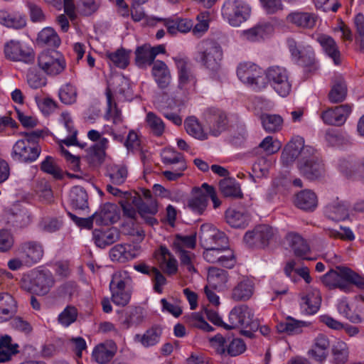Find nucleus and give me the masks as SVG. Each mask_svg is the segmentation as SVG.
Segmentation results:
<instances>
[{
    "mask_svg": "<svg viewBox=\"0 0 364 364\" xmlns=\"http://www.w3.org/2000/svg\"><path fill=\"white\" fill-rule=\"evenodd\" d=\"M286 240L296 257L306 260L311 259L307 256L311 251L309 245L300 235L289 232L286 236Z\"/></svg>",
    "mask_w": 364,
    "mask_h": 364,
    "instance_id": "obj_23",
    "label": "nucleus"
},
{
    "mask_svg": "<svg viewBox=\"0 0 364 364\" xmlns=\"http://www.w3.org/2000/svg\"><path fill=\"white\" fill-rule=\"evenodd\" d=\"M127 169L124 166L109 164L107 166L106 176L115 185L124 183L127 177Z\"/></svg>",
    "mask_w": 364,
    "mask_h": 364,
    "instance_id": "obj_53",
    "label": "nucleus"
},
{
    "mask_svg": "<svg viewBox=\"0 0 364 364\" xmlns=\"http://www.w3.org/2000/svg\"><path fill=\"white\" fill-rule=\"evenodd\" d=\"M332 353L335 364H346L349 355L348 345L343 341H337L333 346Z\"/></svg>",
    "mask_w": 364,
    "mask_h": 364,
    "instance_id": "obj_61",
    "label": "nucleus"
},
{
    "mask_svg": "<svg viewBox=\"0 0 364 364\" xmlns=\"http://www.w3.org/2000/svg\"><path fill=\"white\" fill-rule=\"evenodd\" d=\"M158 20L163 21L168 33L171 36H176L178 33H188L192 29L193 25L191 19L179 17L159 18Z\"/></svg>",
    "mask_w": 364,
    "mask_h": 364,
    "instance_id": "obj_27",
    "label": "nucleus"
},
{
    "mask_svg": "<svg viewBox=\"0 0 364 364\" xmlns=\"http://www.w3.org/2000/svg\"><path fill=\"white\" fill-rule=\"evenodd\" d=\"M151 74L161 90L166 89L171 82V72L167 65L162 60H156L151 69Z\"/></svg>",
    "mask_w": 364,
    "mask_h": 364,
    "instance_id": "obj_26",
    "label": "nucleus"
},
{
    "mask_svg": "<svg viewBox=\"0 0 364 364\" xmlns=\"http://www.w3.org/2000/svg\"><path fill=\"white\" fill-rule=\"evenodd\" d=\"M54 284V279L49 272L37 271L21 279L22 289L40 296L47 294Z\"/></svg>",
    "mask_w": 364,
    "mask_h": 364,
    "instance_id": "obj_5",
    "label": "nucleus"
},
{
    "mask_svg": "<svg viewBox=\"0 0 364 364\" xmlns=\"http://www.w3.org/2000/svg\"><path fill=\"white\" fill-rule=\"evenodd\" d=\"M17 311L16 302L8 293L0 294V323L11 318Z\"/></svg>",
    "mask_w": 364,
    "mask_h": 364,
    "instance_id": "obj_37",
    "label": "nucleus"
},
{
    "mask_svg": "<svg viewBox=\"0 0 364 364\" xmlns=\"http://www.w3.org/2000/svg\"><path fill=\"white\" fill-rule=\"evenodd\" d=\"M322 282L330 289H339L349 293L352 286L364 289V276L359 274L349 267L337 266L336 269H331L322 277Z\"/></svg>",
    "mask_w": 364,
    "mask_h": 364,
    "instance_id": "obj_1",
    "label": "nucleus"
},
{
    "mask_svg": "<svg viewBox=\"0 0 364 364\" xmlns=\"http://www.w3.org/2000/svg\"><path fill=\"white\" fill-rule=\"evenodd\" d=\"M41 169L43 172L52 175L55 179L63 178V171L56 164L55 159L50 156H47L41 162Z\"/></svg>",
    "mask_w": 364,
    "mask_h": 364,
    "instance_id": "obj_62",
    "label": "nucleus"
},
{
    "mask_svg": "<svg viewBox=\"0 0 364 364\" xmlns=\"http://www.w3.org/2000/svg\"><path fill=\"white\" fill-rule=\"evenodd\" d=\"M254 316L253 310L247 305H237L230 311L225 329H243V335L252 338L259 327V323L254 319Z\"/></svg>",
    "mask_w": 364,
    "mask_h": 364,
    "instance_id": "obj_3",
    "label": "nucleus"
},
{
    "mask_svg": "<svg viewBox=\"0 0 364 364\" xmlns=\"http://www.w3.org/2000/svg\"><path fill=\"white\" fill-rule=\"evenodd\" d=\"M160 255L158 258L161 269L168 274H173L177 272V261L173 257L169 250L164 246L160 247Z\"/></svg>",
    "mask_w": 364,
    "mask_h": 364,
    "instance_id": "obj_43",
    "label": "nucleus"
},
{
    "mask_svg": "<svg viewBox=\"0 0 364 364\" xmlns=\"http://www.w3.org/2000/svg\"><path fill=\"white\" fill-rule=\"evenodd\" d=\"M92 235L95 245L100 248H105L114 243L119 239L120 236L119 231L114 228L105 230H95Z\"/></svg>",
    "mask_w": 364,
    "mask_h": 364,
    "instance_id": "obj_32",
    "label": "nucleus"
},
{
    "mask_svg": "<svg viewBox=\"0 0 364 364\" xmlns=\"http://www.w3.org/2000/svg\"><path fill=\"white\" fill-rule=\"evenodd\" d=\"M294 204L305 211H313L318 205V198L314 192L305 189L295 196Z\"/></svg>",
    "mask_w": 364,
    "mask_h": 364,
    "instance_id": "obj_30",
    "label": "nucleus"
},
{
    "mask_svg": "<svg viewBox=\"0 0 364 364\" xmlns=\"http://www.w3.org/2000/svg\"><path fill=\"white\" fill-rule=\"evenodd\" d=\"M329 348L330 341L328 336L319 333L314 339L313 345L309 350L308 355L314 360L321 363L327 358Z\"/></svg>",
    "mask_w": 364,
    "mask_h": 364,
    "instance_id": "obj_21",
    "label": "nucleus"
},
{
    "mask_svg": "<svg viewBox=\"0 0 364 364\" xmlns=\"http://www.w3.org/2000/svg\"><path fill=\"white\" fill-rule=\"evenodd\" d=\"M273 28L269 23L258 24L250 29L244 30L241 33V37L250 42L259 41L269 34Z\"/></svg>",
    "mask_w": 364,
    "mask_h": 364,
    "instance_id": "obj_38",
    "label": "nucleus"
},
{
    "mask_svg": "<svg viewBox=\"0 0 364 364\" xmlns=\"http://www.w3.org/2000/svg\"><path fill=\"white\" fill-rule=\"evenodd\" d=\"M70 203L75 209L83 210L87 207V194L80 186L73 187L70 192Z\"/></svg>",
    "mask_w": 364,
    "mask_h": 364,
    "instance_id": "obj_51",
    "label": "nucleus"
},
{
    "mask_svg": "<svg viewBox=\"0 0 364 364\" xmlns=\"http://www.w3.org/2000/svg\"><path fill=\"white\" fill-rule=\"evenodd\" d=\"M352 112V105L345 104L325 110L321 114V118L326 124L343 125Z\"/></svg>",
    "mask_w": 364,
    "mask_h": 364,
    "instance_id": "obj_19",
    "label": "nucleus"
},
{
    "mask_svg": "<svg viewBox=\"0 0 364 364\" xmlns=\"http://www.w3.org/2000/svg\"><path fill=\"white\" fill-rule=\"evenodd\" d=\"M4 55L6 59L14 62L32 63L35 54L32 49L23 45L21 41L11 40L4 44Z\"/></svg>",
    "mask_w": 364,
    "mask_h": 364,
    "instance_id": "obj_11",
    "label": "nucleus"
},
{
    "mask_svg": "<svg viewBox=\"0 0 364 364\" xmlns=\"http://www.w3.org/2000/svg\"><path fill=\"white\" fill-rule=\"evenodd\" d=\"M287 20L296 26L312 28L316 25L317 16L313 13L295 12L287 16Z\"/></svg>",
    "mask_w": 364,
    "mask_h": 364,
    "instance_id": "obj_40",
    "label": "nucleus"
},
{
    "mask_svg": "<svg viewBox=\"0 0 364 364\" xmlns=\"http://www.w3.org/2000/svg\"><path fill=\"white\" fill-rule=\"evenodd\" d=\"M226 222L234 228H245L251 220L250 215L245 210L228 209L225 211Z\"/></svg>",
    "mask_w": 364,
    "mask_h": 364,
    "instance_id": "obj_35",
    "label": "nucleus"
},
{
    "mask_svg": "<svg viewBox=\"0 0 364 364\" xmlns=\"http://www.w3.org/2000/svg\"><path fill=\"white\" fill-rule=\"evenodd\" d=\"M115 206L111 203L105 204L98 212L94 213L95 223L98 225H107L115 221Z\"/></svg>",
    "mask_w": 364,
    "mask_h": 364,
    "instance_id": "obj_46",
    "label": "nucleus"
},
{
    "mask_svg": "<svg viewBox=\"0 0 364 364\" xmlns=\"http://www.w3.org/2000/svg\"><path fill=\"white\" fill-rule=\"evenodd\" d=\"M185 129L186 132L191 136L199 139L205 140L208 139V133L205 132L201 124L194 117H190L185 120Z\"/></svg>",
    "mask_w": 364,
    "mask_h": 364,
    "instance_id": "obj_56",
    "label": "nucleus"
},
{
    "mask_svg": "<svg viewBox=\"0 0 364 364\" xmlns=\"http://www.w3.org/2000/svg\"><path fill=\"white\" fill-rule=\"evenodd\" d=\"M321 296L320 291L314 289L307 292V294L301 297V309L307 314H316L321 306Z\"/></svg>",
    "mask_w": 364,
    "mask_h": 364,
    "instance_id": "obj_34",
    "label": "nucleus"
},
{
    "mask_svg": "<svg viewBox=\"0 0 364 364\" xmlns=\"http://www.w3.org/2000/svg\"><path fill=\"white\" fill-rule=\"evenodd\" d=\"M139 247L130 244H117L109 250V257L113 262H126L138 256Z\"/></svg>",
    "mask_w": 364,
    "mask_h": 364,
    "instance_id": "obj_20",
    "label": "nucleus"
},
{
    "mask_svg": "<svg viewBox=\"0 0 364 364\" xmlns=\"http://www.w3.org/2000/svg\"><path fill=\"white\" fill-rule=\"evenodd\" d=\"M17 254L23 257L26 267H30L41 260L44 251L40 242L28 241L20 245L17 250Z\"/></svg>",
    "mask_w": 364,
    "mask_h": 364,
    "instance_id": "obj_17",
    "label": "nucleus"
},
{
    "mask_svg": "<svg viewBox=\"0 0 364 364\" xmlns=\"http://www.w3.org/2000/svg\"><path fill=\"white\" fill-rule=\"evenodd\" d=\"M215 352L223 360L228 355L235 357L243 353L246 350V345L240 338H225L218 334L211 340Z\"/></svg>",
    "mask_w": 364,
    "mask_h": 364,
    "instance_id": "obj_9",
    "label": "nucleus"
},
{
    "mask_svg": "<svg viewBox=\"0 0 364 364\" xmlns=\"http://www.w3.org/2000/svg\"><path fill=\"white\" fill-rule=\"evenodd\" d=\"M204 117L205 126L212 136H218L226 130L228 119L224 111L214 107L209 108L205 111Z\"/></svg>",
    "mask_w": 364,
    "mask_h": 364,
    "instance_id": "obj_14",
    "label": "nucleus"
},
{
    "mask_svg": "<svg viewBox=\"0 0 364 364\" xmlns=\"http://www.w3.org/2000/svg\"><path fill=\"white\" fill-rule=\"evenodd\" d=\"M298 64L306 68L308 71L316 70L318 68L315 58V53L311 46H306L301 57L296 61Z\"/></svg>",
    "mask_w": 364,
    "mask_h": 364,
    "instance_id": "obj_58",
    "label": "nucleus"
},
{
    "mask_svg": "<svg viewBox=\"0 0 364 364\" xmlns=\"http://www.w3.org/2000/svg\"><path fill=\"white\" fill-rule=\"evenodd\" d=\"M254 290V282L248 277H244L232 288L230 298L235 301H245L252 296Z\"/></svg>",
    "mask_w": 364,
    "mask_h": 364,
    "instance_id": "obj_25",
    "label": "nucleus"
},
{
    "mask_svg": "<svg viewBox=\"0 0 364 364\" xmlns=\"http://www.w3.org/2000/svg\"><path fill=\"white\" fill-rule=\"evenodd\" d=\"M174 61L178 72L179 87L183 88L188 82L193 80V75L188 67V62L180 58H175Z\"/></svg>",
    "mask_w": 364,
    "mask_h": 364,
    "instance_id": "obj_55",
    "label": "nucleus"
},
{
    "mask_svg": "<svg viewBox=\"0 0 364 364\" xmlns=\"http://www.w3.org/2000/svg\"><path fill=\"white\" fill-rule=\"evenodd\" d=\"M161 335V330L157 327H152L145 331L143 335L136 334L134 337L135 342L140 343L144 347L149 348L159 343Z\"/></svg>",
    "mask_w": 364,
    "mask_h": 364,
    "instance_id": "obj_47",
    "label": "nucleus"
},
{
    "mask_svg": "<svg viewBox=\"0 0 364 364\" xmlns=\"http://www.w3.org/2000/svg\"><path fill=\"white\" fill-rule=\"evenodd\" d=\"M204 259L210 263H218L220 265L232 268L236 261L233 252L226 246L218 245L212 247H205Z\"/></svg>",
    "mask_w": 364,
    "mask_h": 364,
    "instance_id": "obj_12",
    "label": "nucleus"
},
{
    "mask_svg": "<svg viewBox=\"0 0 364 364\" xmlns=\"http://www.w3.org/2000/svg\"><path fill=\"white\" fill-rule=\"evenodd\" d=\"M267 77V85L269 82L271 86L281 97H287L291 90V84L289 80V75L284 68L279 66L269 67L264 73Z\"/></svg>",
    "mask_w": 364,
    "mask_h": 364,
    "instance_id": "obj_10",
    "label": "nucleus"
},
{
    "mask_svg": "<svg viewBox=\"0 0 364 364\" xmlns=\"http://www.w3.org/2000/svg\"><path fill=\"white\" fill-rule=\"evenodd\" d=\"M144 318L145 313L141 307L132 306L125 311L122 324L126 329L137 327L144 322Z\"/></svg>",
    "mask_w": 364,
    "mask_h": 364,
    "instance_id": "obj_36",
    "label": "nucleus"
},
{
    "mask_svg": "<svg viewBox=\"0 0 364 364\" xmlns=\"http://www.w3.org/2000/svg\"><path fill=\"white\" fill-rule=\"evenodd\" d=\"M145 122L150 132L155 136H161L165 131V124L155 113L149 112L146 115Z\"/></svg>",
    "mask_w": 364,
    "mask_h": 364,
    "instance_id": "obj_57",
    "label": "nucleus"
},
{
    "mask_svg": "<svg viewBox=\"0 0 364 364\" xmlns=\"http://www.w3.org/2000/svg\"><path fill=\"white\" fill-rule=\"evenodd\" d=\"M274 235L273 228L267 225L256 226L252 230L247 231L243 237L245 243L250 247H267Z\"/></svg>",
    "mask_w": 364,
    "mask_h": 364,
    "instance_id": "obj_15",
    "label": "nucleus"
},
{
    "mask_svg": "<svg viewBox=\"0 0 364 364\" xmlns=\"http://www.w3.org/2000/svg\"><path fill=\"white\" fill-rule=\"evenodd\" d=\"M0 24L9 28L18 30L26 26V19L19 12H11L1 9H0Z\"/></svg>",
    "mask_w": 364,
    "mask_h": 364,
    "instance_id": "obj_28",
    "label": "nucleus"
},
{
    "mask_svg": "<svg viewBox=\"0 0 364 364\" xmlns=\"http://www.w3.org/2000/svg\"><path fill=\"white\" fill-rule=\"evenodd\" d=\"M37 41L38 44L42 46L55 48L58 47L61 43L58 33L51 27L42 29L38 35Z\"/></svg>",
    "mask_w": 364,
    "mask_h": 364,
    "instance_id": "obj_48",
    "label": "nucleus"
},
{
    "mask_svg": "<svg viewBox=\"0 0 364 364\" xmlns=\"http://www.w3.org/2000/svg\"><path fill=\"white\" fill-rule=\"evenodd\" d=\"M263 129L268 133L279 132L283 126V118L275 114L264 113L259 117Z\"/></svg>",
    "mask_w": 364,
    "mask_h": 364,
    "instance_id": "obj_44",
    "label": "nucleus"
},
{
    "mask_svg": "<svg viewBox=\"0 0 364 364\" xmlns=\"http://www.w3.org/2000/svg\"><path fill=\"white\" fill-rule=\"evenodd\" d=\"M22 135L23 138L17 140L13 146L11 158L19 163H33L37 160L41 152L38 141L43 136V131L23 132Z\"/></svg>",
    "mask_w": 364,
    "mask_h": 364,
    "instance_id": "obj_2",
    "label": "nucleus"
},
{
    "mask_svg": "<svg viewBox=\"0 0 364 364\" xmlns=\"http://www.w3.org/2000/svg\"><path fill=\"white\" fill-rule=\"evenodd\" d=\"M198 56L201 63L213 72L218 71L223 56L220 46L212 41H205L198 45Z\"/></svg>",
    "mask_w": 364,
    "mask_h": 364,
    "instance_id": "obj_8",
    "label": "nucleus"
},
{
    "mask_svg": "<svg viewBox=\"0 0 364 364\" xmlns=\"http://www.w3.org/2000/svg\"><path fill=\"white\" fill-rule=\"evenodd\" d=\"M38 65L46 75L56 76L65 70L67 63L60 52L56 50H48L38 55Z\"/></svg>",
    "mask_w": 364,
    "mask_h": 364,
    "instance_id": "obj_7",
    "label": "nucleus"
},
{
    "mask_svg": "<svg viewBox=\"0 0 364 364\" xmlns=\"http://www.w3.org/2000/svg\"><path fill=\"white\" fill-rule=\"evenodd\" d=\"M347 96V85L342 78L335 80L328 93V100L331 103H339L345 100Z\"/></svg>",
    "mask_w": 364,
    "mask_h": 364,
    "instance_id": "obj_49",
    "label": "nucleus"
},
{
    "mask_svg": "<svg viewBox=\"0 0 364 364\" xmlns=\"http://www.w3.org/2000/svg\"><path fill=\"white\" fill-rule=\"evenodd\" d=\"M6 221L15 228H23L30 224L31 215L25 208L14 205L6 213Z\"/></svg>",
    "mask_w": 364,
    "mask_h": 364,
    "instance_id": "obj_22",
    "label": "nucleus"
},
{
    "mask_svg": "<svg viewBox=\"0 0 364 364\" xmlns=\"http://www.w3.org/2000/svg\"><path fill=\"white\" fill-rule=\"evenodd\" d=\"M150 51L149 44L147 43L136 48L134 61L139 68L146 69L149 66L154 65L155 61Z\"/></svg>",
    "mask_w": 364,
    "mask_h": 364,
    "instance_id": "obj_42",
    "label": "nucleus"
},
{
    "mask_svg": "<svg viewBox=\"0 0 364 364\" xmlns=\"http://www.w3.org/2000/svg\"><path fill=\"white\" fill-rule=\"evenodd\" d=\"M355 28V42L359 46V50L364 53V15L358 14L354 18Z\"/></svg>",
    "mask_w": 364,
    "mask_h": 364,
    "instance_id": "obj_64",
    "label": "nucleus"
},
{
    "mask_svg": "<svg viewBox=\"0 0 364 364\" xmlns=\"http://www.w3.org/2000/svg\"><path fill=\"white\" fill-rule=\"evenodd\" d=\"M350 136L340 130L328 129L325 133V140L328 146H340L350 142Z\"/></svg>",
    "mask_w": 364,
    "mask_h": 364,
    "instance_id": "obj_52",
    "label": "nucleus"
},
{
    "mask_svg": "<svg viewBox=\"0 0 364 364\" xmlns=\"http://www.w3.org/2000/svg\"><path fill=\"white\" fill-rule=\"evenodd\" d=\"M264 73L262 68L250 62L240 63L237 68V75L241 82L257 91L267 87Z\"/></svg>",
    "mask_w": 364,
    "mask_h": 364,
    "instance_id": "obj_4",
    "label": "nucleus"
},
{
    "mask_svg": "<svg viewBox=\"0 0 364 364\" xmlns=\"http://www.w3.org/2000/svg\"><path fill=\"white\" fill-rule=\"evenodd\" d=\"M132 203L138 210L140 216H146V215H156L158 212L156 202L154 200L143 201L141 198L137 194V197L132 199Z\"/></svg>",
    "mask_w": 364,
    "mask_h": 364,
    "instance_id": "obj_59",
    "label": "nucleus"
},
{
    "mask_svg": "<svg viewBox=\"0 0 364 364\" xmlns=\"http://www.w3.org/2000/svg\"><path fill=\"white\" fill-rule=\"evenodd\" d=\"M117 350L116 343L112 341H107L97 345L94 348L92 357L97 363L106 364L113 358Z\"/></svg>",
    "mask_w": 364,
    "mask_h": 364,
    "instance_id": "obj_24",
    "label": "nucleus"
},
{
    "mask_svg": "<svg viewBox=\"0 0 364 364\" xmlns=\"http://www.w3.org/2000/svg\"><path fill=\"white\" fill-rule=\"evenodd\" d=\"M305 321L296 320L291 317H287L284 321L277 325V331L280 333H287L289 335L299 334L302 332L304 327L308 326Z\"/></svg>",
    "mask_w": 364,
    "mask_h": 364,
    "instance_id": "obj_45",
    "label": "nucleus"
},
{
    "mask_svg": "<svg viewBox=\"0 0 364 364\" xmlns=\"http://www.w3.org/2000/svg\"><path fill=\"white\" fill-rule=\"evenodd\" d=\"M221 193L226 198H242V192L240 183L233 178H225L219 183Z\"/></svg>",
    "mask_w": 364,
    "mask_h": 364,
    "instance_id": "obj_39",
    "label": "nucleus"
},
{
    "mask_svg": "<svg viewBox=\"0 0 364 364\" xmlns=\"http://www.w3.org/2000/svg\"><path fill=\"white\" fill-rule=\"evenodd\" d=\"M107 110L105 114L106 120H112L113 124H119L123 121L122 111L118 108L117 103L113 100L111 90H106Z\"/></svg>",
    "mask_w": 364,
    "mask_h": 364,
    "instance_id": "obj_41",
    "label": "nucleus"
},
{
    "mask_svg": "<svg viewBox=\"0 0 364 364\" xmlns=\"http://www.w3.org/2000/svg\"><path fill=\"white\" fill-rule=\"evenodd\" d=\"M130 53L131 50L121 48L114 52L107 53L106 55L114 65L121 69H125L129 64Z\"/></svg>",
    "mask_w": 364,
    "mask_h": 364,
    "instance_id": "obj_54",
    "label": "nucleus"
},
{
    "mask_svg": "<svg viewBox=\"0 0 364 364\" xmlns=\"http://www.w3.org/2000/svg\"><path fill=\"white\" fill-rule=\"evenodd\" d=\"M316 40L325 53L333 60L336 65H339L341 63V52L335 40L326 34L318 35Z\"/></svg>",
    "mask_w": 364,
    "mask_h": 364,
    "instance_id": "obj_31",
    "label": "nucleus"
},
{
    "mask_svg": "<svg viewBox=\"0 0 364 364\" xmlns=\"http://www.w3.org/2000/svg\"><path fill=\"white\" fill-rule=\"evenodd\" d=\"M304 143L303 138L296 137L287 144L281 156V160L284 165L291 164L299 156L302 157L301 160H304L307 155L314 154V149L311 146H305Z\"/></svg>",
    "mask_w": 364,
    "mask_h": 364,
    "instance_id": "obj_13",
    "label": "nucleus"
},
{
    "mask_svg": "<svg viewBox=\"0 0 364 364\" xmlns=\"http://www.w3.org/2000/svg\"><path fill=\"white\" fill-rule=\"evenodd\" d=\"M208 282L214 289H222L228 282L227 271L216 267H210L208 273Z\"/></svg>",
    "mask_w": 364,
    "mask_h": 364,
    "instance_id": "obj_50",
    "label": "nucleus"
},
{
    "mask_svg": "<svg viewBox=\"0 0 364 364\" xmlns=\"http://www.w3.org/2000/svg\"><path fill=\"white\" fill-rule=\"evenodd\" d=\"M251 9L242 0H228L221 9L223 18L232 26L238 27L250 17Z\"/></svg>",
    "mask_w": 364,
    "mask_h": 364,
    "instance_id": "obj_6",
    "label": "nucleus"
},
{
    "mask_svg": "<svg viewBox=\"0 0 364 364\" xmlns=\"http://www.w3.org/2000/svg\"><path fill=\"white\" fill-rule=\"evenodd\" d=\"M132 279L129 274L126 270L116 272L113 274L112 280L109 284V289L117 290L123 288H127L130 284Z\"/></svg>",
    "mask_w": 364,
    "mask_h": 364,
    "instance_id": "obj_60",
    "label": "nucleus"
},
{
    "mask_svg": "<svg viewBox=\"0 0 364 364\" xmlns=\"http://www.w3.org/2000/svg\"><path fill=\"white\" fill-rule=\"evenodd\" d=\"M300 173L306 178L314 181L321 177L325 172L324 164L316 156L300 160L298 164Z\"/></svg>",
    "mask_w": 364,
    "mask_h": 364,
    "instance_id": "obj_18",
    "label": "nucleus"
},
{
    "mask_svg": "<svg viewBox=\"0 0 364 364\" xmlns=\"http://www.w3.org/2000/svg\"><path fill=\"white\" fill-rule=\"evenodd\" d=\"M208 204L207 193L203 188H194L193 196L188 201V207L195 213L202 215Z\"/></svg>",
    "mask_w": 364,
    "mask_h": 364,
    "instance_id": "obj_33",
    "label": "nucleus"
},
{
    "mask_svg": "<svg viewBox=\"0 0 364 364\" xmlns=\"http://www.w3.org/2000/svg\"><path fill=\"white\" fill-rule=\"evenodd\" d=\"M127 197L125 199H121L119 203L122 209L123 215L132 220H134L138 213V210H136L134 203H132L134 198L137 197V193L127 194Z\"/></svg>",
    "mask_w": 364,
    "mask_h": 364,
    "instance_id": "obj_63",
    "label": "nucleus"
},
{
    "mask_svg": "<svg viewBox=\"0 0 364 364\" xmlns=\"http://www.w3.org/2000/svg\"><path fill=\"white\" fill-rule=\"evenodd\" d=\"M199 240L203 248L218 245L226 246L228 243L225 234L209 223L200 226Z\"/></svg>",
    "mask_w": 364,
    "mask_h": 364,
    "instance_id": "obj_16",
    "label": "nucleus"
},
{
    "mask_svg": "<svg viewBox=\"0 0 364 364\" xmlns=\"http://www.w3.org/2000/svg\"><path fill=\"white\" fill-rule=\"evenodd\" d=\"M350 205L346 201L336 200L325 208L326 217L332 220H343L349 215Z\"/></svg>",
    "mask_w": 364,
    "mask_h": 364,
    "instance_id": "obj_29",
    "label": "nucleus"
}]
</instances>
